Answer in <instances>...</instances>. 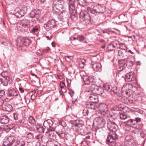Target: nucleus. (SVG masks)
Returning <instances> with one entry per match:
<instances>
[{
    "label": "nucleus",
    "mask_w": 146,
    "mask_h": 146,
    "mask_svg": "<svg viewBox=\"0 0 146 146\" xmlns=\"http://www.w3.org/2000/svg\"><path fill=\"white\" fill-rule=\"evenodd\" d=\"M96 121L99 127H103L106 123L105 120L102 117H99L96 118Z\"/></svg>",
    "instance_id": "obj_8"
},
{
    "label": "nucleus",
    "mask_w": 146,
    "mask_h": 146,
    "mask_svg": "<svg viewBox=\"0 0 146 146\" xmlns=\"http://www.w3.org/2000/svg\"><path fill=\"white\" fill-rule=\"evenodd\" d=\"M88 100L90 101V102L93 103H96L98 101V97L94 95H90L89 96Z\"/></svg>",
    "instance_id": "obj_14"
},
{
    "label": "nucleus",
    "mask_w": 146,
    "mask_h": 146,
    "mask_svg": "<svg viewBox=\"0 0 146 146\" xmlns=\"http://www.w3.org/2000/svg\"><path fill=\"white\" fill-rule=\"evenodd\" d=\"M78 3L82 6L84 7L86 5V0H77Z\"/></svg>",
    "instance_id": "obj_39"
},
{
    "label": "nucleus",
    "mask_w": 146,
    "mask_h": 146,
    "mask_svg": "<svg viewBox=\"0 0 146 146\" xmlns=\"http://www.w3.org/2000/svg\"><path fill=\"white\" fill-rule=\"evenodd\" d=\"M9 119L8 116L4 115L2 116L0 118V122L3 124H7L8 123Z\"/></svg>",
    "instance_id": "obj_20"
},
{
    "label": "nucleus",
    "mask_w": 146,
    "mask_h": 146,
    "mask_svg": "<svg viewBox=\"0 0 146 146\" xmlns=\"http://www.w3.org/2000/svg\"><path fill=\"white\" fill-rule=\"evenodd\" d=\"M102 8V6L99 5H97L96 6H94V9H96V8L98 9H101Z\"/></svg>",
    "instance_id": "obj_55"
},
{
    "label": "nucleus",
    "mask_w": 146,
    "mask_h": 146,
    "mask_svg": "<svg viewBox=\"0 0 146 146\" xmlns=\"http://www.w3.org/2000/svg\"><path fill=\"white\" fill-rule=\"evenodd\" d=\"M46 145L47 146H58L57 145L55 144L52 141H48L46 142Z\"/></svg>",
    "instance_id": "obj_43"
},
{
    "label": "nucleus",
    "mask_w": 146,
    "mask_h": 146,
    "mask_svg": "<svg viewBox=\"0 0 146 146\" xmlns=\"http://www.w3.org/2000/svg\"><path fill=\"white\" fill-rule=\"evenodd\" d=\"M38 30V28L37 26H35L31 30V32L33 33L37 32Z\"/></svg>",
    "instance_id": "obj_44"
},
{
    "label": "nucleus",
    "mask_w": 146,
    "mask_h": 146,
    "mask_svg": "<svg viewBox=\"0 0 146 146\" xmlns=\"http://www.w3.org/2000/svg\"><path fill=\"white\" fill-rule=\"evenodd\" d=\"M56 25V23L55 21L54 20H52L48 21L45 24V25L48 27V28L52 29Z\"/></svg>",
    "instance_id": "obj_16"
},
{
    "label": "nucleus",
    "mask_w": 146,
    "mask_h": 146,
    "mask_svg": "<svg viewBox=\"0 0 146 146\" xmlns=\"http://www.w3.org/2000/svg\"><path fill=\"white\" fill-rule=\"evenodd\" d=\"M90 18L89 15H87L86 18L83 19V21L82 22V23L85 25H87L90 22Z\"/></svg>",
    "instance_id": "obj_25"
},
{
    "label": "nucleus",
    "mask_w": 146,
    "mask_h": 146,
    "mask_svg": "<svg viewBox=\"0 0 146 146\" xmlns=\"http://www.w3.org/2000/svg\"><path fill=\"white\" fill-rule=\"evenodd\" d=\"M116 140L111 135H108L107 138V142H111V141H116Z\"/></svg>",
    "instance_id": "obj_36"
},
{
    "label": "nucleus",
    "mask_w": 146,
    "mask_h": 146,
    "mask_svg": "<svg viewBox=\"0 0 146 146\" xmlns=\"http://www.w3.org/2000/svg\"><path fill=\"white\" fill-rule=\"evenodd\" d=\"M52 131H50V132L48 133L49 134L50 137L54 139L56 138V135H54V134H52Z\"/></svg>",
    "instance_id": "obj_48"
},
{
    "label": "nucleus",
    "mask_w": 146,
    "mask_h": 146,
    "mask_svg": "<svg viewBox=\"0 0 146 146\" xmlns=\"http://www.w3.org/2000/svg\"><path fill=\"white\" fill-rule=\"evenodd\" d=\"M5 92L4 90H0V96H3L5 95Z\"/></svg>",
    "instance_id": "obj_59"
},
{
    "label": "nucleus",
    "mask_w": 146,
    "mask_h": 146,
    "mask_svg": "<svg viewBox=\"0 0 146 146\" xmlns=\"http://www.w3.org/2000/svg\"><path fill=\"white\" fill-rule=\"evenodd\" d=\"M3 108L4 110L7 111H10L13 109L12 106L9 104L4 105Z\"/></svg>",
    "instance_id": "obj_28"
},
{
    "label": "nucleus",
    "mask_w": 146,
    "mask_h": 146,
    "mask_svg": "<svg viewBox=\"0 0 146 146\" xmlns=\"http://www.w3.org/2000/svg\"><path fill=\"white\" fill-rule=\"evenodd\" d=\"M44 127L47 129L46 133H48L50 131H54L55 129V124H54L53 122L50 119L45 120L43 123Z\"/></svg>",
    "instance_id": "obj_2"
},
{
    "label": "nucleus",
    "mask_w": 146,
    "mask_h": 146,
    "mask_svg": "<svg viewBox=\"0 0 146 146\" xmlns=\"http://www.w3.org/2000/svg\"><path fill=\"white\" fill-rule=\"evenodd\" d=\"M2 44H4L5 45H6L9 42L5 38H2Z\"/></svg>",
    "instance_id": "obj_46"
},
{
    "label": "nucleus",
    "mask_w": 146,
    "mask_h": 146,
    "mask_svg": "<svg viewBox=\"0 0 146 146\" xmlns=\"http://www.w3.org/2000/svg\"><path fill=\"white\" fill-rule=\"evenodd\" d=\"M120 66L121 67H122V68L121 69V70H123L127 66V65H126V63L125 62L123 63L122 65H121Z\"/></svg>",
    "instance_id": "obj_51"
},
{
    "label": "nucleus",
    "mask_w": 146,
    "mask_h": 146,
    "mask_svg": "<svg viewBox=\"0 0 146 146\" xmlns=\"http://www.w3.org/2000/svg\"><path fill=\"white\" fill-rule=\"evenodd\" d=\"M6 138L11 145L15 140V138L13 136H8Z\"/></svg>",
    "instance_id": "obj_33"
},
{
    "label": "nucleus",
    "mask_w": 146,
    "mask_h": 146,
    "mask_svg": "<svg viewBox=\"0 0 146 146\" xmlns=\"http://www.w3.org/2000/svg\"><path fill=\"white\" fill-rule=\"evenodd\" d=\"M29 123L31 125L33 126H35L36 125V121L34 118L31 116H30L28 118Z\"/></svg>",
    "instance_id": "obj_27"
},
{
    "label": "nucleus",
    "mask_w": 146,
    "mask_h": 146,
    "mask_svg": "<svg viewBox=\"0 0 146 146\" xmlns=\"http://www.w3.org/2000/svg\"><path fill=\"white\" fill-rule=\"evenodd\" d=\"M60 86L61 89H64L65 86V83L63 82H60Z\"/></svg>",
    "instance_id": "obj_54"
},
{
    "label": "nucleus",
    "mask_w": 146,
    "mask_h": 146,
    "mask_svg": "<svg viewBox=\"0 0 146 146\" xmlns=\"http://www.w3.org/2000/svg\"><path fill=\"white\" fill-rule=\"evenodd\" d=\"M107 144L109 146H117L116 141H111V142H108Z\"/></svg>",
    "instance_id": "obj_42"
},
{
    "label": "nucleus",
    "mask_w": 146,
    "mask_h": 146,
    "mask_svg": "<svg viewBox=\"0 0 146 146\" xmlns=\"http://www.w3.org/2000/svg\"><path fill=\"white\" fill-rule=\"evenodd\" d=\"M134 119L136 122V123H137L141 121V119L139 117H136Z\"/></svg>",
    "instance_id": "obj_57"
},
{
    "label": "nucleus",
    "mask_w": 146,
    "mask_h": 146,
    "mask_svg": "<svg viewBox=\"0 0 146 146\" xmlns=\"http://www.w3.org/2000/svg\"><path fill=\"white\" fill-rule=\"evenodd\" d=\"M57 11H56V14L58 15H60L64 12H65V11L64 10L62 11H60V10H57Z\"/></svg>",
    "instance_id": "obj_50"
},
{
    "label": "nucleus",
    "mask_w": 146,
    "mask_h": 146,
    "mask_svg": "<svg viewBox=\"0 0 146 146\" xmlns=\"http://www.w3.org/2000/svg\"><path fill=\"white\" fill-rule=\"evenodd\" d=\"M136 78L134 77L133 74L131 72H129L126 75L125 80L127 82H131L135 80Z\"/></svg>",
    "instance_id": "obj_12"
},
{
    "label": "nucleus",
    "mask_w": 146,
    "mask_h": 146,
    "mask_svg": "<svg viewBox=\"0 0 146 146\" xmlns=\"http://www.w3.org/2000/svg\"><path fill=\"white\" fill-rule=\"evenodd\" d=\"M83 113L84 115H87L88 113V110L86 108L85 109L83 110Z\"/></svg>",
    "instance_id": "obj_47"
},
{
    "label": "nucleus",
    "mask_w": 146,
    "mask_h": 146,
    "mask_svg": "<svg viewBox=\"0 0 146 146\" xmlns=\"http://www.w3.org/2000/svg\"><path fill=\"white\" fill-rule=\"evenodd\" d=\"M104 92V90L102 88L98 86V88H97L94 93L97 95H100L102 94Z\"/></svg>",
    "instance_id": "obj_29"
},
{
    "label": "nucleus",
    "mask_w": 146,
    "mask_h": 146,
    "mask_svg": "<svg viewBox=\"0 0 146 146\" xmlns=\"http://www.w3.org/2000/svg\"><path fill=\"white\" fill-rule=\"evenodd\" d=\"M42 136L41 134H39L37 135L36 136V138L38 139L39 141L40 140V139L42 140Z\"/></svg>",
    "instance_id": "obj_58"
},
{
    "label": "nucleus",
    "mask_w": 146,
    "mask_h": 146,
    "mask_svg": "<svg viewBox=\"0 0 146 146\" xmlns=\"http://www.w3.org/2000/svg\"><path fill=\"white\" fill-rule=\"evenodd\" d=\"M9 81V77L7 76L6 78L4 77L3 78H1V82L3 85L7 86L8 85V81Z\"/></svg>",
    "instance_id": "obj_22"
},
{
    "label": "nucleus",
    "mask_w": 146,
    "mask_h": 146,
    "mask_svg": "<svg viewBox=\"0 0 146 146\" xmlns=\"http://www.w3.org/2000/svg\"><path fill=\"white\" fill-rule=\"evenodd\" d=\"M56 132V134L60 138H63L65 137V134L64 132L62 131L63 128L62 127L58 126L56 127L55 126Z\"/></svg>",
    "instance_id": "obj_7"
},
{
    "label": "nucleus",
    "mask_w": 146,
    "mask_h": 146,
    "mask_svg": "<svg viewBox=\"0 0 146 146\" xmlns=\"http://www.w3.org/2000/svg\"><path fill=\"white\" fill-rule=\"evenodd\" d=\"M128 104H132L133 103L134 101L128 98Z\"/></svg>",
    "instance_id": "obj_62"
},
{
    "label": "nucleus",
    "mask_w": 146,
    "mask_h": 146,
    "mask_svg": "<svg viewBox=\"0 0 146 146\" xmlns=\"http://www.w3.org/2000/svg\"><path fill=\"white\" fill-rule=\"evenodd\" d=\"M120 118L121 120H125L129 118L127 114L125 113H120L119 115Z\"/></svg>",
    "instance_id": "obj_32"
},
{
    "label": "nucleus",
    "mask_w": 146,
    "mask_h": 146,
    "mask_svg": "<svg viewBox=\"0 0 146 146\" xmlns=\"http://www.w3.org/2000/svg\"><path fill=\"white\" fill-rule=\"evenodd\" d=\"M68 2L69 9H74L76 0H67Z\"/></svg>",
    "instance_id": "obj_23"
},
{
    "label": "nucleus",
    "mask_w": 146,
    "mask_h": 146,
    "mask_svg": "<svg viewBox=\"0 0 146 146\" xmlns=\"http://www.w3.org/2000/svg\"><path fill=\"white\" fill-rule=\"evenodd\" d=\"M118 56L120 58H127V57L129 58L130 57V56L128 55V53L127 51L121 50H118Z\"/></svg>",
    "instance_id": "obj_13"
},
{
    "label": "nucleus",
    "mask_w": 146,
    "mask_h": 146,
    "mask_svg": "<svg viewBox=\"0 0 146 146\" xmlns=\"http://www.w3.org/2000/svg\"><path fill=\"white\" fill-rule=\"evenodd\" d=\"M27 11V10H19L17 11L15 10L13 14L17 17H21L26 13Z\"/></svg>",
    "instance_id": "obj_9"
},
{
    "label": "nucleus",
    "mask_w": 146,
    "mask_h": 146,
    "mask_svg": "<svg viewBox=\"0 0 146 146\" xmlns=\"http://www.w3.org/2000/svg\"><path fill=\"white\" fill-rule=\"evenodd\" d=\"M127 122H128L130 123H131V125L133 126L132 127H135L137 128V123H136V122L134 120V119H130L129 120H127Z\"/></svg>",
    "instance_id": "obj_34"
},
{
    "label": "nucleus",
    "mask_w": 146,
    "mask_h": 146,
    "mask_svg": "<svg viewBox=\"0 0 146 146\" xmlns=\"http://www.w3.org/2000/svg\"><path fill=\"white\" fill-rule=\"evenodd\" d=\"M127 62L126 65L127 67L129 69H131L133 65V62L132 61H129V59H128L127 61H126Z\"/></svg>",
    "instance_id": "obj_35"
},
{
    "label": "nucleus",
    "mask_w": 146,
    "mask_h": 146,
    "mask_svg": "<svg viewBox=\"0 0 146 146\" xmlns=\"http://www.w3.org/2000/svg\"><path fill=\"white\" fill-rule=\"evenodd\" d=\"M97 88H98V86L94 84H92L90 87L91 90L94 93Z\"/></svg>",
    "instance_id": "obj_38"
},
{
    "label": "nucleus",
    "mask_w": 146,
    "mask_h": 146,
    "mask_svg": "<svg viewBox=\"0 0 146 146\" xmlns=\"http://www.w3.org/2000/svg\"><path fill=\"white\" fill-rule=\"evenodd\" d=\"M28 137H30L31 138L33 137V134L31 133H29L27 134Z\"/></svg>",
    "instance_id": "obj_64"
},
{
    "label": "nucleus",
    "mask_w": 146,
    "mask_h": 146,
    "mask_svg": "<svg viewBox=\"0 0 146 146\" xmlns=\"http://www.w3.org/2000/svg\"><path fill=\"white\" fill-rule=\"evenodd\" d=\"M96 12H98L99 13H103L104 12H106V10H93Z\"/></svg>",
    "instance_id": "obj_49"
},
{
    "label": "nucleus",
    "mask_w": 146,
    "mask_h": 146,
    "mask_svg": "<svg viewBox=\"0 0 146 146\" xmlns=\"http://www.w3.org/2000/svg\"><path fill=\"white\" fill-rule=\"evenodd\" d=\"M70 12L71 13L72 15L75 17L77 15V11L76 10H70Z\"/></svg>",
    "instance_id": "obj_45"
},
{
    "label": "nucleus",
    "mask_w": 146,
    "mask_h": 146,
    "mask_svg": "<svg viewBox=\"0 0 146 146\" xmlns=\"http://www.w3.org/2000/svg\"><path fill=\"white\" fill-rule=\"evenodd\" d=\"M113 132V133L111 135L116 140H117L120 135L119 130L117 129L116 130V131H115V132Z\"/></svg>",
    "instance_id": "obj_26"
},
{
    "label": "nucleus",
    "mask_w": 146,
    "mask_h": 146,
    "mask_svg": "<svg viewBox=\"0 0 146 146\" xmlns=\"http://www.w3.org/2000/svg\"><path fill=\"white\" fill-rule=\"evenodd\" d=\"M66 5L63 0H53L52 8L53 9H63L66 8Z\"/></svg>",
    "instance_id": "obj_3"
},
{
    "label": "nucleus",
    "mask_w": 146,
    "mask_h": 146,
    "mask_svg": "<svg viewBox=\"0 0 146 146\" xmlns=\"http://www.w3.org/2000/svg\"><path fill=\"white\" fill-rule=\"evenodd\" d=\"M104 88L105 90L108 91L111 90V89H110V87L108 85L106 86Z\"/></svg>",
    "instance_id": "obj_56"
},
{
    "label": "nucleus",
    "mask_w": 146,
    "mask_h": 146,
    "mask_svg": "<svg viewBox=\"0 0 146 146\" xmlns=\"http://www.w3.org/2000/svg\"><path fill=\"white\" fill-rule=\"evenodd\" d=\"M84 83L86 85H90L92 83H95L96 80L94 76H88L87 75H84L82 78Z\"/></svg>",
    "instance_id": "obj_6"
},
{
    "label": "nucleus",
    "mask_w": 146,
    "mask_h": 146,
    "mask_svg": "<svg viewBox=\"0 0 146 146\" xmlns=\"http://www.w3.org/2000/svg\"><path fill=\"white\" fill-rule=\"evenodd\" d=\"M86 106L87 108L92 110H96L98 108L97 106L92 104L91 102H88L86 104Z\"/></svg>",
    "instance_id": "obj_21"
},
{
    "label": "nucleus",
    "mask_w": 146,
    "mask_h": 146,
    "mask_svg": "<svg viewBox=\"0 0 146 146\" xmlns=\"http://www.w3.org/2000/svg\"><path fill=\"white\" fill-rule=\"evenodd\" d=\"M94 70L96 71H100L102 69V66L100 63H95L92 64Z\"/></svg>",
    "instance_id": "obj_19"
},
{
    "label": "nucleus",
    "mask_w": 146,
    "mask_h": 146,
    "mask_svg": "<svg viewBox=\"0 0 146 146\" xmlns=\"http://www.w3.org/2000/svg\"><path fill=\"white\" fill-rule=\"evenodd\" d=\"M128 98H125L123 102L125 104H128Z\"/></svg>",
    "instance_id": "obj_63"
},
{
    "label": "nucleus",
    "mask_w": 146,
    "mask_h": 146,
    "mask_svg": "<svg viewBox=\"0 0 146 146\" xmlns=\"http://www.w3.org/2000/svg\"><path fill=\"white\" fill-rule=\"evenodd\" d=\"M132 86L129 84H124L121 88L122 95L126 98L129 97L133 92Z\"/></svg>",
    "instance_id": "obj_1"
},
{
    "label": "nucleus",
    "mask_w": 146,
    "mask_h": 146,
    "mask_svg": "<svg viewBox=\"0 0 146 146\" xmlns=\"http://www.w3.org/2000/svg\"><path fill=\"white\" fill-rule=\"evenodd\" d=\"M3 146H11V144L6 138L3 142Z\"/></svg>",
    "instance_id": "obj_41"
},
{
    "label": "nucleus",
    "mask_w": 146,
    "mask_h": 146,
    "mask_svg": "<svg viewBox=\"0 0 146 146\" xmlns=\"http://www.w3.org/2000/svg\"><path fill=\"white\" fill-rule=\"evenodd\" d=\"M117 40H115L108 44L107 48L110 51L114 50L115 49H117Z\"/></svg>",
    "instance_id": "obj_10"
},
{
    "label": "nucleus",
    "mask_w": 146,
    "mask_h": 146,
    "mask_svg": "<svg viewBox=\"0 0 146 146\" xmlns=\"http://www.w3.org/2000/svg\"><path fill=\"white\" fill-rule=\"evenodd\" d=\"M125 143H127L129 145L131 144L133 141L132 137L130 135L127 136L125 138Z\"/></svg>",
    "instance_id": "obj_24"
},
{
    "label": "nucleus",
    "mask_w": 146,
    "mask_h": 146,
    "mask_svg": "<svg viewBox=\"0 0 146 146\" xmlns=\"http://www.w3.org/2000/svg\"><path fill=\"white\" fill-rule=\"evenodd\" d=\"M81 144L84 146H88L87 141L85 140L82 141L81 143Z\"/></svg>",
    "instance_id": "obj_52"
},
{
    "label": "nucleus",
    "mask_w": 146,
    "mask_h": 146,
    "mask_svg": "<svg viewBox=\"0 0 146 146\" xmlns=\"http://www.w3.org/2000/svg\"><path fill=\"white\" fill-rule=\"evenodd\" d=\"M31 40L25 38L19 37L17 39V46L20 47L28 46L31 43Z\"/></svg>",
    "instance_id": "obj_4"
},
{
    "label": "nucleus",
    "mask_w": 146,
    "mask_h": 146,
    "mask_svg": "<svg viewBox=\"0 0 146 146\" xmlns=\"http://www.w3.org/2000/svg\"><path fill=\"white\" fill-rule=\"evenodd\" d=\"M18 95V92L14 88L9 90L8 95L9 96H16Z\"/></svg>",
    "instance_id": "obj_18"
},
{
    "label": "nucleus",
    "mask_w": 146,
    "mask_h": 146,
    "mask_svg": "<svg viewBox=\"0 0 146 146\" xmlns=\"http://www.w3.org/2000/svg\"><path fill=\"white\" fill-rule=\"evenodd\" d=\"M129 58L128 57H127V58H124V59H120L119 60H118V62L119 64V65H122L123 63H124V62L126 61H127L128 59Z\"/></svg>",
    "instance_id": "obj_40"
},
{
    "label": "nucleus",
    "mask_w": 146,
    "mask_h": 146,
    "mask_svg": "<svg viewBox=\"0 0 146 146\" xmlns=\"http://www.w3.org/2000/svg\"><path fill=\"white\" fill-rule=\"evenodd\" d=\"M140 91L138 90H136L134 92L136 95H138L140 94Z\"/></svg>",
    "instance_id": "obj_61"
},
{
    "label": "nucleus",
    "mask_w": 146,
    "mask_h": 146,
    "mask_svg": "<svg viewBox=\"0 0 146 146\" xmlns=\"http://www.w3.org/2000/svg\"><path fill=\"white\" fill-rule=\"evenodd\" d=\"M36 128L38 132L40 133H44V129L43 126L39 124H37L36 125Z\"/></svg>",
    "instance_id": "obj_30"
},
{
    "label": "nucleus",
    "mask_w": 146,
    "mask_h": 146,
    "mask_svg": "<svg viewBox=\"0 0 146 146\" xmlns=\"http://www.w3.org/2000/svg\"><path fill=\"white\" fill-rule=\"evenodd\" d=\"M107 127L108 129L112 132H115L118 129V126L115 122L109 119L107 121Z\"/></svg>",
    "instance_id": "obj_5"
},
{
    "label": "nucleus",
    "mask_w": 146,
    "mask_h": 146,
    "mask_svg": "<svg viewBox=\"0 0 146 146\" xmlns=\"http://www.w3.org/2000/svg\"><path fill=\"white\" fill-rule=\"evenodd\" d=\"M25 145V142L22 141H20L18 140H15L11 143V146H24Z\"/></svg>",
    "instance_id": "obj_15"
},
{
    "label": "nucleus",
    "mask_w": 146,
    "mask_h": 146,
    "mask_svg": "<svg viewBox=\"0 0 146 146\" xmlns=\"http://www.w3.org/2000/svg\"><path fill=\"white\" fill-rule=\"evenodd\" d=\"M87 15H88L87 14V12H86L85 10H82L79 13V17L81 18H86Z\"/></svg>",
    "instance_id": "obj_31"
},
{
    "label": "nucleus",
    "mask_w": 146,
    "mask_h": 146,
    "mask_svg": "<svg viewBox=\"0 0 146 146\" xmlns=\"http://www.w3.org/2000/svg\"><path fill=\"white\" fill-rule=\"evenodd\" d=\"M30 4H26V5L24 6V7H23V8H26L27 9H30L31 8L30 7Z\"/></svg>",
    "instance_id": "obj_60"
},
{
    "label": "nucleus",
    "mask_w": 146,
    "mask_h": 146,
    "mask_svg": "<svg viewBox=\"0 0 146 146\" xmlns=\"http://www.w3.org/2000/svg\"><path fill=\"white\" fill-rule=\"evenodd\" d=\"M29 22L27 20H23L20 22V23L22 26L25 27L28 26L29 24Z\"/></svg>",
    "instance_id": "obj_37"
},
{
    "label": "nucleus",
    "mask_w": 146,
    "mask_h": 146,
    "mask_svg": "<svg viewBox=\"0 0 146 146\" xmlns=\"http://www.w3.org/2000/svg\"><path fill=\"white\" fill-rule=\"evenodd\" d=\"M118 48H119L120 50L126 51H127L128 50V48L124 44L120 43L119 41H117V49Z\"/></svg>",
    "instance_id": "obj_17"
},
{
    "label": "nucleus",
    "mask_w": 146,
    "mask_h": 146,
    "mask_svg": "<svg viewBox=\"0 0 146 146\" xmlns=\"http://www.w3.org/2000/svg\"><path fill=\"white\" fill-rule=\"evenodd\" d=\"M98 106L99 110L102 112L106 113L108 110V106L105 103H101Z\"/></svg>",
    "instance_id": "obj_11"
},
{
    "label": "nucleus",
    "mask_w": 146,
    "mask_h": 146,
    "mask_svg": "<svg viewBox=\"0 0 146 146\" xmlns=\"http://www.w3.org/2000/svg\"><path fill=\"white\" fill-rule=\"evenodd\" d=\"M13 117L15 120H17L18 119V114L17 113L15 112L13 114Z\"/></svg>",
    "instance_id": "obj_53"
}]
</instances>
